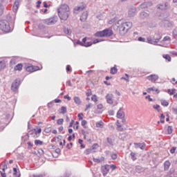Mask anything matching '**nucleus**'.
<instances>
[{
	"instance_id": "1",
	"label": "nucleus",
	"mask_w": 177,
	"mask_h": 177,
	"mask_svg": "<svg viewBox=\"0 0 177 177\" xmlns=\"http://www.w3.org/2000/svg\"><path fill=\"white\" fill-rule=\"evenodd\" d=\"M94 35L98 38L111 37V35H113V30L111 29H104L102 31H97L94 34Z\"/></svg>"
},
{
	"instance_id": "2",
	"label": "nucleus",
	"mask_w": 177,
	"mask_h": 177,
	"mask_svg": "<svg viewBox=\"0 0 177 177\" xmlns=\"http://www.w3.org/2000/svg\"><path fill=\"white\" fill-rule=\"evenodd\" d=\"M0 29L3 31V32H10V24L5 19L0 21Z\"/></svg>"
},
{
	"instance_id": "3",
	"label": "nucleus",
	"mask_w": 177,
	"mask_h": 177,
	"mask_svg": "<svg viewBox=\"0 0 177 177\" xmlns=\"http://www.w3.org/2000/svg\"><path fill=\"white\" fill-rule=\"evenodd\" d=\"M132 28V22L127 21L122 23L121 26L119 28L120 31H122L123 32H127L128 30Z\"/></svg>"
},
{
	"instance_id": "4",
	"label": "nucleus",
	"mask_w": 177,
	"mask_h": 177,
	"mask_svg": "<svg viewBox=\"0 0 177 177\" xmlns=\"http://www.w3.org/2000/svg\"><path fill=\"white\" fill-rule=\"evenodd\" d=\"M105 99L108 104H113V106H117V104H118V102H114V95H113L112 93L106 94V95L105 96Z\"/></svg>"
},
{
	"instance_id": "5",
	"label": "nucleus",
	"mask_w": 177,
	"mask_h": 177,
	"mask_svg": "<svg viewBox=\"0 0 177 177\" xmlns=\"http://www.w3.org/2000/svg\"><path fill=\"white\" fill-rule=\"evenodd\" d=\"M19 86H20V80L17 79L11 85V91H12V92H17L19 89Z\"/></svg>"
},
{
	"instance_id": "6",
	"label": "nucleus",
	"mask_w": 177,
	"mask_h": 177,
	"mask_svg": "<svg viewBox=\"0 0 177 177\" xmlns=\"http://www.w3.org/2000/svg\"><path fill=\"white\" fill-rule=\"evenodd\" d=\"M58 12L62 13H66L70 12V8L67 4H62L60 6V7L57 9Z\"/></svg>"
},
{
	"instance_id": "7",
	"label": "nucleus",
	"mask_w": 177,
	"mask_h": 177,
	"mask_svg": "<svg viewBox=\"0 0 177 177\" xmlns=\"http://www.w3.org/2000/svg\"><path fill=\"white\" fill-rule=\"evenodd\" d=\"M77 44H79V45L82 46H85L86 48L92 46V41L86 42V37L83 38L82 41H78Z\"/></svg>"
},
{
	"instance_id": "8",
	"label": "nucleus",
	"mask_w": 177,
	"mask_h": 177,
	"mask_svg": "<svg viewBox=\"0 0 177 177\" xmlns=\"http://www.w3.org/2000/svg\"><path fill=\"white\" fill-rule=\"evenodd\" d=\"M101 171L103 174V176L105 177L109 171H110V165H104L102 166Z\"/></svg>"
},
{
	"instance_id": "9",
	"label": "nucleus",
	"mask_w": 177,
	"mask_h": 177,
	"mask_svg": "<svg viewBox=\"0 0 177 177\" xmlns=\"http://www.w3.org/2000/svg\"><path fill=\"white\" fill-rule=\"evenodd\" d=\"M46 24H48V26H52L53 24H55V23H57V17H53L46 19Z\"/></svg>"
},
{
	"instance_id": "10",
	"label": "nucleus",
	"mask_w": 177,
	"mask_h": 177,
	"mask_svg": "<svg viewBox=\"0 0 177 177\" xmlns=\"http://www.w3.org/2000/svg\"><path fill=\"white\" fill-rule=\"evenodd\" d=\"M147 80H148V81H151V82H156V81H158V75H150L149 76H147Z\"/></svg>"
},
{
	"instance_id": "11",
	"label": "nucleus",
	"mask_w": 177,
	"mask_h": 177,
	"mask_svg": "<svg viewBox=\"0 0 177 177\" xmlns=\"http://www.w3.org/2000/svg\"><path fill=\"white\" fill-rule=\"evenodd\" d=\"M28 73H34V71H38L39 70V66H29L26 68Z\"/></svg>"
},
{
	"instance_id": "12",
	"label": "nucleus",
	"mask_w": 177,
	"mask_h": 177,
	"mask_svg": "<svg viewBox=\"0 0 177 177\" xmlns=\"http://www.w3.org/2000/svg\"><path fill=\"white\" fill-rule=\"evenodd\" d=\"M86 8V5L85 4L77 6L74 8L73 13H77V12H82V10H84V9H85Z\"/></svg>"
},
{
	"instance_id": "13",
	"label": "nucleus",
	"mask_w": 177,
	"mask_h": 177,
	"mask_svg": "<svg viewBox=\"0 0 177 177\" xmlns=\"http://www.w3.org/2000/svg\"><path fill=\"white\" fill-rule=\"evenodd\" d=\"M160 39H161V37L154 39L151 38H148L147 41H148V44H151V45H157V44H158V42L160 41Z\"/></svg>"
},
{
	"instance_id": "14",
	"label": "nucleus",
	"mask_w": 177,
	"mask_h": 177,
	"mask_svg": "<svg viewBox=\"0 0 177 177\" xmlns=\"http://www.w3.org/2000/svg\"><path fill=\"white\" fill-rule=\"evenodd\" d=\"M59 17L61 20H67L70 14L68 12H58Z\"/></svg>"
},
{
	"instance_id": "15",
	"label": "nucleus",
	"mask_w": 177,
	"mask_h": 177,
	"mask_svg": "<svg viewBox=\"0 0 177 177\" xmlns=\"http://www.w3.org/2000/svg\"><path fill=\"white\" fill-rule=\"evenodd\" d=\"M21 0H15L13 7H12V10L16 13L19 9V5H20V2Z\"/></svg>"
},
{
	"instance_id": "16",
	"label": "nucleus",
	"mask_w": 177,
	"mask_h": 177,
	"mask_svg": "<svg viewBox=\"0 0 177 177\" xmlns=\"http://www.w3.org/2000/svg\"><path fill=\"white\" fill-rule=\"evenodd\" d=\"M153 3L150 1L144 2L140 6V9H146V8H150Z\"/></svg>"
},
{
	"instance_id": "17",
	"label": "nucleus",
	"mask_w": 177,
	"mask_h": 177,
	"mask_svg": "<svg viewBox=\"0 0 177 177\" xmlns=\"http://www.w3.org/2000/svg\"><path fill=\"white\" fill-rule=\"evenodd\" d=\"M116 116L119 119H122V122H125V119L124 118V113L123 111H118V113L116 114Z\"/></svg>"
},
{
	"instance_id": "18",
	"label": "nucleus",
	"mask_w": 177,
	"mask_h": 177,
	"mask_svg": "<svg viewBox=\"0 0 177 177\" xmlns=\"http://www.w3.org/2000/svg\"><path fill=\"white\" fill-rule=\"evenodd\" d=\"M158 9H160V10H167V9H168V3H163L162 4H159L158 6Z\"/></svg>"
},
{
	"instance_id": "19",
	"label": "nucleus",
	"mask_w": 177,
	"mask_h": 177,
	"mask_svg": "<svg viewBox=\"0 0 177 177\" xmlns=\"http://www.w3.org/2000/svg\"><path fill=\"white\" fill-rule=\"evenodd\" d=\"M1 170H3V172H1V177H7V174L5 172V170L8 169V166L6 164L1 165Z\"/></svg>"
},
{
	"instance_id": "20",
	"label": "nucleus",
	"mask_w": 177,
	"mask_h": 177,
	"mask_svg": "<svg viewBox=\"0 0 177 177\" xmlns=\"http://www.w3.org/2000/svg\"><path fill=\"white\" fill-rule=\"evenodd\" d=\"M86 19H88V12H84L80 17V20L82 21H86Z\"/></svg>"
},
{
	"instance_id": "21",
	"label": "nucleus",
	"mask_w": 177,
	"mask_h": 177,
	"mask_svg": "<svg viewBox=\"0 0 177 177\" xmlns=\"http://www.w3.org/2000/svg\"><path fill=\"white\" fill-rule=\"evenodd\" d=\"M136 13V8H131L129 9V16H130V17H133Z\"/></svg>"
},
{
	"instance_id": "22",
	"label": "nucleus",
	"mask_w": 177,
	"mask_h": 177,
	"mask_svg": "<svg viewBox=\"0 0 177 177\" xmlns=\"http://www.w3.org/2000/svg\"><path fill=\"white\" fill-rule=\"evenodd\" d=\"M133 145L139 148H140L142 150L145 149L146 147L145 143H133Z\"/></svg>"
},
{
	"instance_id": "23",
	"label": "nucleus",
	"mask_w": 177,
	"mask_h": 177,
	"mask_svg": "<svg viewBox=\"0 0 177 177\" xmlns=\"http://www.w3.org/2000/svg\"><path fill=\"white\" fill-rule=\"evenodd\" d=\"M73 100H74L75 103L76 104H77L78 106H80L81 104V103H82L80 97H77V96L74 97Z\"/></svg>"
},
{
	"instance_id": "24",
	"label": "nucleus",
	"mask_w": 177,
	"mask_h": 177,
	"mask_svg": "<svg viewBox=\"0 0 177 177\" xmlns=\"http://www.w3.org/2000/svg\"><path fill=\"white\" fill-rule=\"evenodd\" d=\"M171 163L169 160H166L164 163L165 166V171H168L169 169L170 168Z\"/></svg>"
},
{
	"instance_id": "25",
	"label": "nucleus",
	"mask_w": 177,
	"mask_h": 177,
	"mask_svg": "<svg viewBox=\"0 0 177 177\" xmlns=\"http://www.w3.org/2000/svg\"><path fill=\"white\" fill-rule=\"evenodd\" d=\"M15 71H21L23 70V64H18L15 67Z\"/></svg>"
},
{
	"instance_id": "26",
	"label": "nucleus",
	"mask_w": 177,
	"mask_h": 177,
	"mask_svg": "<svg viewBox=\"0 0 177 177\" xmlns=\"http://www.w3.org/2000/svg\"><path fill=\"white\" fill-rule=\"evenodd\" d=\"M116 127H118V130L119 131L122 132L124 131V129L122 127V124L119 122V120L116 121Z\"/></svg>"
},
{
	"instance_id": "27",
	"label": "nucleus",
	"mask_w": 177,
	"mask_h": 177,
	"mask_svg": "<svg viewBox=\"0 0 177 177\" xmlns=\"http://www.w3.org/2000/svg\"><path fill=\"white\" fill-rule=\"evenodd\" d=\"M104 160H105L104 157H101V158H100V159L95 158H93V162H97V163H100L101 162H104Z\"/></svg>"
},
{
	"instance_id": "28",
	"label": "nucleus",
	"mask_w": 177,
	"mask_h": 177,
	"mask_svg": "<svg viewBox=\"0 0 177 177\" xmlns=\"http://www.w3.org/2000/svg\"><path fill=\"white\" fill-rule=\"evenodd\" d=\"M151 91H155V92H158H158H160L158 91V88H156L155 87H149L147 89V92H148V93H150V92H151Z\"/></svg>"
},
{
	"instance_id": "29",
	"label": "nucleus",
	"mask_w": 177,
	"mask_h": 177,
	"mask_svg": "<svg viewBox=\"0 0 177 177\" xmlns=\"http://www.w3.org/2000/svg\"><path fill=\"white\" fill-rule=\"evenodd\" d=\"M64 34H66L67 35H71V29L68 28H64Z\"/></svg>"
},
{
	"instance_id": "30",
	"label": "nucleus",
	"mask_w": 177,
	"mask_h": 177,
	"mask_svg": "<svg viewBox=\"0 0 177 177\" xmlns=\"http://www.w3.org/2000/svg\"><path fill=\"white\" fill-rule=\"evenodd\" d=\"M140 16L142 17V19H146V17H149V13L146 12H140Z\"/></svg>"
},
{
	"instance_id": "31",
	"label": "nucleus",
	"mask_w": 177,
	"mask_h": 177,
	"mask_svg": "<svg viewBox=\"0 0 177 177\" xmlns=\"http://www.w3.org/2000/svg\"><path fill=\"white\" fill-rule=\"evenodd\" d=\"M96 127L102 129L104 125V123L102 121H100L95 124Z\"/></svg>"
},
{
	"instance_id": "32",
	"label": "nucleus",
	"mask_w": 177,
	"mask_h": 177,
	"mask_svg": "<svg viewBox=\"0 0 177 177\" xmlns=\"http://www.w3.org/2000/svg\"><path fill=\"white\" fill-rule=\"evenodd\" d=\"M43 144H44V142L41 140H35V146H39V145L41 146V145H43Z\"/></svg>"
},
{
	"instance_id": "33",
	"label": "nucleus",
	"mask_w": 177,
	"mask_h": 177,
	"mask_svg": "<svg viewBox=\"0 0 177 177\" xmlns=\"http://www.w3.org/2000/svg\"><path fill=\"white\" fill-rule=\"evenodd\" d=\"M162 57L163 59H165L166 60H167V62H171V56L168 54L163 55Z\"/></svg>"
},
{
	"instance_id": "34",
	"label": "nucleus",
	"mask_w": 177,
	"mask_h": 177,
	"mask_svg": "<svg viewBox=\"0 0 177 177\" xmlns=\"http://www.w3.org/2000/svg\"><path fill=\"white\" fill-rule=\"evenodd\" d=\"M172 34L174 39L177 40V27L173 30Z\"/></svg>"
},
{
	"instance_id": "35",
	"label": "nucleus",
	"mask_w": 177,
	"mask_h": 177,
	"mask_svg": "<svg viewBox=\"0 0 177 177\" xmlns=\"http://www.w3.org/2000/svg\"><path fill=\"white\" fill-rule=\"evenodd\" d=\"M33 131H35V134L37 135L41 133L42 129L41 128L34 129Z\"/></svg>"
},
{
	"instance_id": "36",
	"label": "nucleus",
	"mask_w": 177,
	"mask_h": 177,
	"mask_svg": "<svg viewBox=\"0 0 177 177\" xmlns=\"http://www.w3.org/2000/svg\"><path fill=\"white\" fill-rule=\"evenodd\" d=\"M87 124H88V122H87V121L86 120H83L81 122L82 127H84V128H85V129H87V126H86Z\"/></svg>"
},
{
	"instance_id": "37",
	"label": "nucleus",
	"mask_w": 177,
	"mask_h": 177,
	"mask_svg": "<svg viewBox=\"0 0 177 177\" xmlns=\"http://www.w3.org/2000/svg\"><path fill=\"white\" fill-rule=\"evenodd\" d=\"M4 67H6V64H5V61L0 62V71L3 69Z\"/></svg>"
},
{
	"instance_id": "38",
	"label": "nucleus",
	"mask_w": 177,
	"mask_h": 177,
	"mask_svg": "<svg viewBox=\"0 0 177 177\" xmlns=\"http://www.w3.org/2000/svg\"><path fill=\"white\" fill-rule=\"evenodd\" d=\"M160 102L162 106H165V107H167V106L169 104V103L167 100H161Z\"/></svg>"
},
{
	"instance_id": "39",
	"label": "nucleus",
	"mask_w": 177,
	"mask_h": 177,
	"mask_svg": "<svg viewBox=\"0 0 177 177\" xmlns=\"http://www.w3.org/2000/svg\"><path fill=\"white\" fill-rule=\"evenodd\" d=\"M103 41H104V40L102 39H95L93 40L92 44H99V42H103Z\"/></svg>"
},
{
	"instance_id": "40",
	"label": "nucleus",
	"mask_w": 177,
	"mask_h": 177,
	"mask_svg": "<svg viewBox=\"0 0 177 177\" xmlns=\"http://www.w3.org/2000/svg\"><path fill=\"white\" fill-rule=\"evenodd\" d=\"M111 74H112V75H114V74H117V68H115V67H112V68H111Z\"/></svg>"
},
{
	"instance_id": "41",
	"label": "nucleus",
	"mask_w": 177,
	"mask_h": 177,
	"mask_svg": "<svg viewBox=\"0 0 177 177\" xmlns=\"http://www.w3.org/2000/svg\"><path fill=\"white\" fill-rule=\"evenodd\" d=\"M63 122H64V119H58L57 121V124L58 125H62Z\"/></svg>"
},
{
	"instance_id": "42",
	"label": "nucleus",
	"mask_w": 177,
	"mask_h": 177,
	"mask_svg": "<svg viewBox=\"0 0 177 177\" xmlns=\"http://www.w3.org/2000/svg\"><path fill=\"white\" fill-rule=\"evenodd\" d=\"M91 100L93 102H95V103H96V102H97V96H96V95H93L92 97H91Z\"/></svg>"
},
{
	"instance_id": "43",
	"label": "nucleus",
	"mask_w": 177,
	"mask_h": 177,
	"mask_svg": "<svg viewBox=\"0 0 177 177\" xmlns=\"http://www.w3.org/2000/svg\"><path fill=\"white\" fill-rule=\"evenodd\" d=\"M131 159L133 161H135L136 160V153L133 152L131 153Z\"/></svg>"
},
{
	"instance_id": "44",
	"label": "nucleus",
	"mask_w": 177,
	"mask_h": 177,
	"mask_svg": "<svg viewBox=\"0 0 177 177\" xmlns=\"http://www.w3.org/2000/svg\"><path fill=\"white\" fill-rule=\"evenodd\" d=\"M44 132L49 133L50 132H52V128L51 127H47L45 129Z\"/></svg>"
},
{
	"instance_id": "45",
	"label": "nucleus",
	"mask_w": 177,
	"mask_h": 177,
	"mask_svg": "<svg viewBox=\"0 0 177 177\" xmlns=\"http://www.w3.org/2000/svg\"><path fill=\"white\" fill-rule=\"evenodd\" d=\"M167 132L169 133V134H171L173 132V127L169 126V127H167Z\"/></svg>"
},
{
	"instance_id": "46",
	"label": "nucleus",
	"mask_w": 177,
	"mask_h": 177,
	"mask_svg": "<svg viewBox=\"0 0 177 177\" xmlns=\"http://www.w3.org/2000/svg\"><path fill=\"white\" fill-rule=\"evenodd\" d=\"M3 15V6L0 5V16Z\"/></svg>"
},
{
	"instance_id": "47",
	"label": "nucleus",
	"mask_w": 177,
	"mask_h": 177,
	"mask_svg": "<svg viewBox=\"0 0 177 177\" xmlns=\"http://www.w3.org/2000/svg\"><path fill=\"white\" fill-rule=\"evenodd\" d=\"M13 170H14V176H15V177H19V176H18V174H17V169L14 168Z\"/></svg>"
},
{
	"instance_id": "48",
	"label": "nucleus",
	"mask_w": 177,
	"mask_h": 177,
	"mask_svg": "<svg viewBox=\"0 0 177 177\" xmlns=\"http://www.w3.org/2000/svg\"><path fill=\"white\" fill-rule=\"evenodd\" d=\"M86 96H91L92 95V90L88 89L86 93Z\"/></svg>"
},
{
	"instance_id": "49",
	"label": "nucleus",
	"mask_w": 177,
	"mask_h": 177,
	"mask_svg": "<svg viewBox=\"0 0 177 177\" xmlns=\"http://www.w3.org/2000/svg\"><path fill=\"white\" fill-rule=\"evenodd\" d=\"M73 138H75V134H73V136H70L68 138V140L69 142H71Z\"/></svg>"
},
{
	"instance_id": "50",
	"label": "nucleus",
	"mask_w": 177,
	"mask_h": 177,
	"mask_svg": "<svg viewBox=\"0 0 177 177\" xmlns=\"http://www.w3.org/2000/svg\"><path fill=\"white\" fill-rule=\"evenodd\" d=\"M109 167H110L111 169H112L113 171V170H115V169H117V167H116L115 165H109Z\"/></svg>"
},
{
	"instance_id": "51",
	"label": "nucleus",
	"mask_w": 177,
	"mask_h": 177,
	"mask_svg": "<svg viewBox=\"0 0 177 177\" xmlns=\"http://www.w3.org/2000/svg\"><path fill=\"white\" fill-rule=\"evenodd\" d=\"M91 153H92V149H86V151H85L86 155H88V154H90Z\"/></svg>"
},
{
	"instance_id": "52",
	"label": "nucleus",
	"mask_w": 177,
	"mask_h": 177,
	"mask_svg": "<svg viewBox=\"0 0 177 177\" xmlns=\"http://www.w3.org/2000/svg\"><path fill=\"white\" fill-rule=\"evenodd\" d=\"M163 41H171V37H169V36H166L163 38Z\"/></svg>"
},
{
	"instance_id": "53",
	"label": "nucleus",
	"mask_w": 177,
	"mask_h": 177,
	"mask_svg": "<svg viewBox=\"0 0 177 177\" xmlns=\"http://www.w3.org/2000/svg\"><path fill=\"white\" fill-rule=\"evenodd\" d=\"M111 157L112 158L113 160H116L118 158V156H117V154L113 153V154H112V156H111Z\"/></svg>"
},
{
	"instance_id": "54",
	"label": "nucleus",
	"mask_w": 177,
	"mask_h": 177,
	"mask_svg": "<svg viewBox=\"0 0 177 177\" xmlns=\"http://www.w3.org/2000/svg\"><path fill=\"white\" fill-rule=\"evenodd\" d=\"M138 41H140V42H145L146 41V39L140 37H138Z\"/></svg>"
},
{
	"instance_id": "55",
	"label": "nucleus",
	"mask_w": 177,
	"mask_h": 177,
	"mask_svg": "<svg viewBox=\"0 0 177 177\" xmlns=\"http://www.w3.org/2000/svg\"><path fill=\"white\" fill-rule=\"evenodd\" d=\"M107 142L108 143H109V145H113V140L111 138H107Z\"/></svg>"
},
{
	"instance_id": "56",
	"label": "nucleus",
	"mask_w": 177,
	"mask_h": 177,
	"mask_svg": "<svg viewBox=\"0 0 177 177\" xmlns=\"http://www.w3.org/2000/svg\"><path fill=\"white\" fill-rule=\"evenodd\" d=\"M64 99H67L68 100H71V97H70L68 95H66L64 96Z\"/></svg>"
},
{
	"instance_id": "57",
	"label": "nucleus",
	"mask_w": 177,
	"mask_h": 177,
	"mask_svg": "<svg viewBox=\"0 0 177 177\" xmlns=\"http://www.w3.org/2000/svg\"><path fill=\"white\" fill-rule=\"evenodd\" d=\"M176 147H172L171 149L170 150L171 153H174L176 152Z\"/></svg>"
},
{
	"instance_id": "58",
	"label": "nucleus",
	"mask_w": 177,
	"mask_h": 177,
	"mask_svg": "<svg viewBox=\"0 0 177 177\" xmlns=\"http://www.w3.org/2000/svg\"><path fill=\"white\" fill-rule=\"evenodd\" d=\"M145 99H148L149 102H153V98L150 97V95L146 96Z\"/></svg>"
},
{
	"instance_id": "59",
	"label": "nucleus",
	"mask_w": 177,
	"mask_h": 177,
	"mask_svg": "<svg viewBox=\"0 0 177 177\" xmlns=\"http://www.w3.org/2000/svg\"><path fill=\"white\" fill-rule=\"evenodd\" d=\"M175 91H176L175 88L171 89V92L169 93V95L171 96H172V95H174V93H175Z\"/></svg>"
},
{
	"instance_id": "60",
	"label": "nucleus",
	"mask_w": 177,
	"mask_h": 177,
	"mask_svg": "<svg viewBox=\"0 0 177 177\" xmlns=\"http://www.w3.org/2000/svg\"><path fill=\"white\" fill-rule=\"evenodd\" d=\"M97 109L99 110H102V109H103V104H98L97 105Z\"/></svg>"
},
{
	"instance_id": "61",
	"label": "nucleus",
	"mask_w": 177,
	"mask_h": 177,
	"mask_svg": "<svg viewBox=\"0 0 177 177\" xmlns=\"http://www.w3.org/2000/svg\"><path fill=\"white\" fill-rule=\"evenodd\" d=\"M66 71H71V66L70 65L66 66Z\"/></svg>"
},
{
	"instance_id": "62",
	"label": "nucleus",
	"mask_w": 177,
	"mask_h": 177,
	"mask_svg": "<svg viewBox=\"0 0 177 177\" xmlns=\"http://www.w3.org/2000/svg\"><path fill=\"white\" fill-rule=\"evenodd\" d=\"M82 116H83V114H82V113H79V114H78V118H79V120H82L83 119Z\"/></svg>"
},
{
	"instance_id": "63",
	"label": "nucleus",
	"mask_w": 177,
	"mask_h": 177,
	"mask_svg": "<svg viewBox=\"0 0 177 177\" xmlns=\"http://www.w3.org/2000/svg\"><path fill=\"white\" fill-rule=\"evenodd\" d=\"M171 55H173L174 56H177V52L176 51H171Z\"/></svg>"
},
{
	"instance_id": "64",
	"label": "nucleus",
	"mask_w": 177,
	"mask_h": 177,
	"mask_svg": "<svg viewBox=\"0 0 177 177\" xmlns=\"http://www.w3.org/2000/svg\"><path fill=\"white\" fill-rule=\"evenodd\" d=\"M153 108H155L156 110H158V109H160V105H158V104L154 105Z\"/></svg>"
}]
</instances>
